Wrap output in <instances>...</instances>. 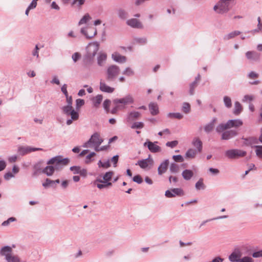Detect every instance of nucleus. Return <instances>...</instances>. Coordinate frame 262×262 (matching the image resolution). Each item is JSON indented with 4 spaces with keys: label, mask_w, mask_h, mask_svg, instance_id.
Returning <instances> with one entry per match:
<instances>
[{
    "label": "nucleus",
    "mask_w": 262,
    "mask_h": 262,
    "mask_svg": "<svg viewBox=\"0 0 262 262\" xmlns=\"http://www.w3.org/2000/svg\"><path fill=\"white\" fill-rule=\"evenodd\" d=\"M120 73V68L115 64L108 66L105 72V79L108 82H115Z\"/></svg>",
    "instance_id": "nucleus-1"
},
{
    "label": "nucleus",
    "mask_w": 262,
    "mask_h": 262,
    "mask_svg": "<svg viewBox=\"0 0 262 262\" xmlns=\"http://www.w3.org/2000/svg\"><path fill=\"white\" fill-rule=\"evenodd\" d=\"M61 110L63 114L67 116H70L71 118L67 120L66 124L68 125H71L74 121H76L79 118V114L75 111L71 105H65L61 107Z\"/></svg>",
    "instance_id": "nucleus-2"
},
{
    "label": "nucleus",
    "mask_w": 262,
    "mask_h": 262,
    "mask_svg": "<svg viewBox=\"0 0 262 262\" xmlns=\"http://www.w3.org/2000/svg\"><path fill=\"white\" fill-rule=\"evenodd\" d=\"M243 125V121L241 119H232L228 120L226 123H221L216 127V132L220 133L226 129L232 127H238Z\"/></svg>",
    "instance_id": "nucleus-3"
},
{
    "label": "nucleus",
    "mask_w": 262,
    "mask_h": 262,
    "mask_svg": "<svg viewBox=\"0 0 262 262\" xmlns=\"http://www.w3.org/2000/svg\"><path fill=\"white\" fill-rule=\"evenodd\" d=\"M103 142V139L101 137L100 135L98 132L94 133L88 141L85 142L82 147L84 148H91L100 146Z\"/></svg>",
    "instance_id": "nucleus-4"
},
{
    "label": "nucleus",
    "mask_w": 262,
    "mask_h": 262,
    "mask_svg": "<svg viewBox=\"0 0 262 262\" xmlns=\"http://www.w3.org/2000/svg\"><path fill=\"white\" fill-rule=\"evenodd\" d=\"M69 162L70 159L69 158H66L62 159L61 156H58L50 159L47 162V164L48 165H54L56 169L59 170L61 169L63 166L67 165Z\"/></svg>",
    "instance_id": "nucleus-5"
},
{
    "label": "nucleus",
    "mask_w": 262,
    "mask_h": 262,
    "mask_svg": "<svg viewBox=\"0 0 262 262\" xmlns=\"http://www.w3.org/2000/svg\"><path fill=\"white\" fill-rule=\"evenodd\" d=\"M114 104H118V107L120 108L122 110L126 108V106L130 104H133L134 99L130 94H128L125 97L121 98H116L113 101Z\"/></svg>",
    "instance_id": "nucleus-6"
},
{
    "label": "nucleus",
    "mask_w": 262,
    "mask_h": 262,
    "mask_svg": "<svg viewBox=\"0 0 262 262\" xmlns=\"http://www.w3.org/2000/svg\"><path fill=\"white\" fill-rule=\"evenodd\" d=\"M246 154V151L238 149L227 150L225 152V156L229 159H238L241 157H245Z\"/></svg>",
    "instance_id": "nucleus-7"
},
{
    "label": "nucleus",
    "mask_w": 262,
    "mask_h": 262,
    "mask_svg": "<svg viewBox=\"0 0 262 262\" xmlns=\"http://www.w3.org/2000/svg\"><path fill=\"white\" fill-rule=\"evenodd\" d=\"M99 48V44L97 42H91L88 44L86 48V53L85 55L89 57H94Z\"/></svg>",
    "instance_id": "nucleus-8"
},
{
    "label": "nucleus",
    "mask_w": 262,
    "mask_h": 262,
    "mask_svg": "<svg viewBox=\"0 0 262 262\" xmlns=\"http://www.w3.org/2000/svg\"><path fill=\"white\" fill-rule=\"evenodd\" d=\"M43 169L44 162L42 160H40L35 163L32 165V176L33 177H36L40 173H43Z\"/></svg>",
    "instance_id": "nucleus-9"
},
{
    "label": "nucleus",
    "mask_w": 262,
    "mask_h": 262,
    "mask_svg": "<svg viewBox=\"0 0 262 262\" xmlns=\"http://www.w3.org/2000/svg\"><path fill=\"white\" fill-rule=\"evenodd\" d=\"M184 195L183 190L180 188H172L165 191V195L168 198L176 196H181Z\"/></svg>",
    "instance_id": "nucleus-10"
},
{
    "label": "nucleus",
    "mask_w": 262,
    "mask_h": 262,
    "mask_svg": "<svg viewBox=\"0 0 262 262\" xmlns=\"http://www.w3.org/2000/svg\"><path fill=\"white\" fill-rule=\"evenodd\" d=\"M41 148L32 147L30 146H20L18 147L17 152L21 156H24L33 151L42 150Z\"/></svg>",
    "instance_id": "nucleus-11"
},
{
    "label": "nucleus",
    "mask_w": 262,
    "mask_h": 262,
    "mask_svg": "<svg viewBox=\"0 0 262 262\" xmlns=\"http://www.w3.org/2000/svg\"><path fill=\"white\" fill-rule=\"evenodd\" d=\"M80 31L88 39L92 38L97 34V30L94 27L81 28Z\"/></svg>",
    "instance_id": "nucleus-12"
},
{
    "label": "nucleus",
    "mask_w": 262,
    "mask_h": 262,
    "mask_svg": "<svg viewBox=\"0 0 262 262\" xmlns=\"http://www.w3.org/2000/svg\"><path fill=\"white\" fill-rule=\"evenodd\" d=\"M158 142L157 141L152 142L150 141H147L145 142L143 145L144 146H147L148 149L153 153L158 152L161 151V148L157 145Z\"/></svg>",
    "instance_id": "nucleus-13"
},
{
    "label": "nucleus",
    "mask_w": 262,
    "mask_h": 262,
    "mask_svg": "<svg viewBox=\"0 0 262 262\" xmlns=\"http://www.w3.org/2000/svg\"><path fill=\"white\" fill-rule=\"evenodd\" d=\"M242 253L239 248H235L229 256V260L231 262H238L242 257Z\"/></svg>",
    "instance_id": "nucleus-14"
},
{
    "label": "nucleus",
    "mask_w": 262,
    "mask_h": 262,
    "mask_svg": "<svg viewBox=\"0 0 262 262\" xmlns=\"http://www.w3.org/2000/svg\"><path fill=\"white\" fill-rule=\"evenodd\" d=\"M153 164L154 160L149 155L147 158L138 161L136 164L139 165L141 168L145 169L148 167V165H152Z\"/></svg>",
    "instance_id": "nucleus-15"
},
{
    "label": "nucleus",
    "mask_w": 262,
    "mask_h": 262,
    "mask_svg": "<svg viewBox=\"0 0 262 262\" xmlns=\"http://www.w3.org/2000/svg\"><path fill=\"white\" fill-rule=\"evenodd\" d=\"M126 23L128 26L133 28L142 29L143 28L141 22L135 18L127 20Z\"/></svg>",
    "instance_id": "nucleus-16"
},
{
    "label": "nucleus",
    "mask_w": 262,
    "mask_h": 262,
    "mask_svg": "<svg viewBox=\"0 0 262 262\" xmlns=\"http://www.w3.org/2000/svg\"><path fill=\"white\" fill-rule=\"evenodd\" d=\"M247 59L250 61H257L260 59V54L256 51H248L245 53Z\"/></svg>",
    "instance_id": "nucleus-17"
},
{
    "label": "nucleus",
    "mask_w": 262,
    "mask_h": 262,
    "mask_svg": "<svg viewBox=\"0 0 262 262\" xmlns=\"http://www.w3.org/2000/svg\"><path fill=\"white\" fill-rule=\"evenodd\" d=\"M141 116V113L137 111H132L128 113L126 115V120L128 123H131L134 121L139 118Z\"/></svg>",
    "instance_id": "nucleus-18"
},
{
    "label": "nucleus",
    "mask_w": 262,
    "mask_h": 262,
    "mask_svg": "<svg viewBox=\"0 0 262 262\" xmlns=\"http://www.w3.org/2000/svg\"><path fill=\"white\" fill-rule=\"evenodd\" d=\"M223 132L221 139L224 140H227L231 139L237 135V131L234 129H231L225 132L223 131Z\"/></svg>",
    "instance_id": "nucleus-19"
},
{
    "label": "nucleus",
    "mask_w": 262,
    "mask_h": 262,
    "mask_svg": "<svg viewBox=\"0 0 262 262\" xmlns=\"http://www.w3.org/2000/svg\"><path fill=\"white\" fill-rule=\"evenodd\" d=\"M169 161L168 159H165L161 163L158 168V173L159 175H162L165 173L168 169Z\"/></svg>",
    "instance_id": "nucleus-20"
},
{
    "label": "nucleus",
    "mask_w": 262,
    "mask_h": 262,
    "mask_svg": "<svg viewBox=\"0 0 262 262\" xmlns=\"http://www.w3.org/2000/svg\"><path fill=\"white\" fill-rule=\"evenodd\" d=\"M99 89L101 92L107 93H112L115 90L114 88L107 85L104 80L102 79L100 80Z\"/></svg>",
    "instance_id": "nucleus-21"
},
{
    "label": "nucleus",
    "mask_w": 262,
    "mask_h": 262,
    "mask_svg": "<svg viewBox=\"0 0 262 262\" xmlns=\"http://www.w3.org/2000/svg\"><path fill=\"white\" fill-rule=\"evenodd\" d=\"M12 251V248L8 246H6L1 248L0 250V254L2 256H5L6 260L8 259V257H11L13 255L11 254Z\"/></svg>",
    "instance_id": "nucleus-22"
},
{
    "label": "nucleus",
    "mask_w": 262,
    "mask_h": 262,
    "mask_svg": "<svg viewBox=\"0 0 262 262\" xmlns=\"http://www.w3.org/2000/svg\"><path fill=\"white\" fill-rule=\"evenodd\" d=\"M112 59L118 63H124L126 61L125 56L120 55L118 52H114L112 54Z\"/></svg>",
    "instance_id": "nucleus-23"
},
{
    "label": "nucleus",
    "mask_w": 262,
    "mask_h": 262,
    "mask_svg": "<svg viewBox=\"0 0 262 262\" xmlns=\"http://www.w3.org/2000/svg\"><path fill=\"white\" fill-rule=\"evenodd\" d=\"M107 59V54L104 52H100L97 57V63L98 66H103Z\"/></svg>",
    "instance_id": "nucleus-24"
},
{
    "label": "nucleus",
    "mask_w": 262,
    "mask_h": 262,
    "mask_svg": "<svg viewBox=\"0 0 262 262\" xmlns=\"http://www.w3.org/2000/svg\"><path fill=\"white\" fill-rule=\"evenodd\" d=\"M192 144L196 148V149H195V150L200 152L202 151L203 148L202 142L200 139L194 138L192 140Z\"/></svg>",
    "instance_id": "nucleus-25"
},
{
    "label": "nucleus",
    "mask_w": 262,
    "mask_h": 262,
    "mask_svg": "<svg viewBox=\"0 0 262 262\" xmlns=\"http://www.w3.org/2000/svg\"><path fill=\"white\" fill-rule=\"evenodd\" d=\"M103 99V96L102 95L99 94L94 97L92 99V101L94 107L96 108H98L99 106V105L101 103Z\"/></svg>",
    "instance_id": "nucleus-26"
},
{
    "label": "nucleus",
    "mask_w": 262,
    "mask_h": 262,
    "mask_svg": "<svg viewBox=\"0 0 262 262\" xmlns=\"http://www.w3.org/2000/svg\"><path fill=\"white\" fill-rule=\"evenodd\" d=\"M117 15L122 20H125L128 17V13L123 8H119L117 10Z\"/></svg>",
    "instance_id": "nucleus-27"
},
{
    "label": "nucleus",
    "mask_w": 262,
    "mask_h": 262,
    "mask_svg": "<svg viewBox=\"0 0 262 262\" xmlns=\"http://www.w3.org/2000/svg\"><path fill=\"white\" fill-rule=\"evenodd\" d=\"M149 110L150 114L153 116L157 115L159 113V108L156 103H150L149 104Z\"/></svg>",
    "instance_id": "nucleus-28"
},
{
    "label": "nucleus",
    "mask_w": 262,
    "mask_h": 262,
    "mask_svg": "<svg viewBox=\"0 0 262 262\" xmlns=\"http://www.w3.org/2000/svg\"><path fill=\"white\" fill-rule=\"evenodd\" d=\"M198 153L200 152L195 149L189 148L185 154V157L188 159H193Z\"/></svg>",
    "instance_id": "nucleus-29"
},
{
    "label": "nucleus",
    "mask_w": 262,
    "mask_h": 262,
    "mask_svg": "<svg viewBox=\"0 0 262 262\" xmlns=\"http://www.w3.org/2000/svg\"><path fill=\"white\" fill-rule=\"evenodd\" d=\"M182 176L184 180L188 181L193 176V172L191 170L185 169L183 171Z\"/></svg>",
    "instance_id": "nucleus-30"
},
{
    "label": "nucleus",
    "mask_w": 262,
    "mask_h": 262,
    "mask_svg": "<svg viewBox=\"0 0 262 262\" xmlns=\"http://www.w3.org/2000/svg\"><path fill=\"white\" fill-rule=\"evenodd\" d=\"M55 170H56L55 167L53 166H47L44 167L43 173H45L47 176H51Z\"/></svg>",
    "instance_id": "nucleus-31"
},
{
    "label": "nucleus",
    "mask_w": 262,
    "mask_h": 262,
    "mask_svg": "<svg viewBox=\"0 0 262 262\" xmlns=\"http://www.w3.org/2000/svg\"><path fill=\"white\" fill-rule=\"evenodd\" d=\"M216 120V118H213L209 123L204 126V130L205 132L209 133L213 130Z\"/></svg>",
    "instance_id": "nucleus-32"
},
{
    "label": "nucleus",
    "mask_w": 262,
    "mask_h": 262,
    "mask_svg": "<svg viewBox=\"0 0 262 262\" xmlns=\"http://www.w3.org/2000/svg\"><path fill=\"white\" fill-rule=\"evenodd\" d=\"M245 140L244 143L247 145L253 146L255 144H257L258 143V140L254 137H249L248 138L244 139Z\"/></svg>",
    "instance_id": "nucleus-33"
},
{
    "label": "nucleus",
    "mask_w": 262,
    "mask_h": 262,
    "mask_svg": "<svg viewBox=\"0 0 262 262\" xmlns=\"http://www.w3.org/2000/svg\"><path fill=\"white\" fill-rule=\"evenodd\" d=\"M241 34V32L239 31H234L229 33L228 34H226L224 36L223 39L225 40H228L231 38L235 37L236 36H237Z\"/></svg>",
    "instance_id": "nucleus-34"
},
{
    "label": "nucleus",
    "mask_w": 262,
    "mask_h": 262,
    "mask_svg": "<svg viewBox=\"0 0 262 262\" xmlns=\"http://www.w3.org/2000/svg\"><path fill=\"white\" fill-rule=\"evenodd\" d=\"M243 111V107L240 103L236 101L234 103V108L233 110V114L235 115H238Z\"/></svg>",
    "instance_id": "nucleus-35"
},
{
    "label": "nucleus",
    "mask_w": 262,
    "mask_h": 262,
    "mask_svg": "<svg viewBox=\"0 0 262 262\" xmlns=\"http://www.w3.org/2000/svg\"><path fill=\"white\" fill-rule=\"evenodd\" d=\"M169 171L171 173H177L180 171L179 165L174 162L171 163L169 167Z\"/></svg>",
    "instance_id": "nucleus-36"
},
{
    "label": "nucleus",
    "mask_w": 262,
    "mask_h": 262,
    "mask_svg": "<svg viewBox=\"0 0 262 262\" xmlns=\"http://www.w3.org/2000/svg\"><path fill=\"white\" fill-rule=\"evenodd\" d=\"M93 57L85 55L83 58V64L85 68L89 67L92 63Z\"/></svg>",
    "instance_id": "nucleus-37"
},
{
    "label": "nucleus",
    "mask_w": 262,
    "mask_h": 262,
    "mask_svg": "<svg viewBox=\"0 0 262 262\" xmlns=\"http://www.w3.org/2000/svg\"><path fill=\"white\" fill-rule=\"evenodd\" d=\"M114 174V172L112 171H109L106 172L103 176V182H107L110 181Z\"/></svg>",
    "instance_id": "nucleus-38"
},
{
    "label": "nucleus",
    "mask_w": 262,
    "mask_h": 262,
    "mask_svg": "<svg viewBox=\"0 0 262 262\" xmlns=\"http://www.w3.org/2000/svg\"><path fill=\"white\" fill-rule=\"evenodd\" d=\"M42 186L45 188H48L50 187L55 188L56 186L54 185L53 180L47 178L45 182L42 183Z\"/></svg>",
    "instance_id": "nucleus-39"
},
{
    "label": "nucleus",
    "mask_w": 262,
    "mask_h": 262,
    "mask_svg": "<svg viewBox=\"0 0 262 262\" xmlns=\"http://www.w3.org/2000/svg\"><path fill=\"white\" fill-rule=\"evenodd\" d=\"M195 187L197 190L204 189L205 188V185L203 183V179L202 178H200L195 183Z\"/></svg>",
    "instance_id": "nucleus-40"
},
{
    "label": "nucleus",
    "mask_w": 262,
    "mask_h": 262,
    "mask_svg": "<svg viewBox=\"0 0 262 262\" xmlns=\"http://www.w3.org/2000/svg\"><path fill=\"white\" fill-rule=\"evenodd\" d=\"M91 19V17L90 15L88 13H86L80 20V21L78 23V25H81L83 24H85Z\"/></svg>",
    "instance_id": "nucleus-41"
},
{
    "label": "nucleus",
    "mask_w": 262,
    "mask_h": 262,
    "mask_svg": "<svg viewBox=\"0 0 262 262\" xmlns=\"http://www.w3.org/2000/svg\"><path fill=\"white\" fill-rule=\"evenodd\" d=\"M96 155V153L94 152H91L88 155H87L85 159V163L86 164H90L94 160L93 157Z\"/></svg>",
    "instance_id": "nucleus-42"
},
{
    "label": "nucleus",
    "mask_w": 262,
    "mask_h": 262,
    "mask_svg": "<svg viewBox=\"0 0 262 262\" xmlns=\"http://www.w3.org/2000/svg\"><path fill=\"white\" fill-rule=\"evenodd\" d=\"M254 147L255 148V153L256 156L259 158L262 159V146L255 145Z\"/></svg>",
    "instance_id": "nucleus-43"
},
{
    "label": "nucleus",
    "mask_w": 262,
    "mask_h": 262,
    "mask_svg": "<svg viewBox=\"0 0 262 262\" xmlns=\"http://www.w3.org/2000/svg\"><path fill=\"white\" fill-rule=\"evenodd\" d=\"M167 117L181 119L183 117V115L180 113H169L167 114Z\"/></svg>",
    "instance_id": "nucleus-44"
},
{
    "label": "nucleus",
    "mask_w": 262,
    "mask_h": 262,
    "mask_svg": "<svg viewBox=\"0 0 262 262\" xmlns=\"http://www.w3.org/2000/svg\"><path fill=\"white\" fill-rule=\"evenodd\" d=\"M144 126L142 122H135L131 126L132 129H141Z\"/></svg>",
    "instance_id": "nucleus-45"
},
{
    "label": "nucleus",
    "mask_w": 262,
    "mask_h": 262,
    "mask_svg": "<svg viewBox=\"0 0 262 262\" xmlns=\"http://www.w3.org/2000/svg\"><path fill=\"white\" fill-rule=\"evenodd\" d=\"M182 111L185 114H188L190 111V105L187 102H184L183 104Z\"/></svg>",
    "instance_id": "nucleus-46"
},
{
    "label": "nucleus",
    "mask_w": 262,
    "mask_h": 262,
    "mask_svg": "<svg viewBox=\"0 0 262 262\" xmlns=\"http://www.w3.org/2000/svg\"><path fill=\"white\" fill-rule=\"evenodd\" d=\"M224 102L225 104V105L227 108H230L232 106V102L231 98L228 96H224L223 98Z\"/></svg>",
    "instance_id": "nucleus-47"
},
{
    "label": "nucleus",
    "mask_w": 262,
    "mask_h": 262,
    "mask_svg": "<svg viewBox=\"0 0 262 262\" xmlns=\"http://www.w3.org/2000/svg\"><path fill=\"white\" fill-rule=\"evenodd\" d=\"M122 74L127 76H132L134 75L135 73L131 68L127 67L123 71Z\"/></svg>",
    "instance_id": "nucleus-48"
},
{
    "label": "nucleus",
    "mask_w": 262,
    "mask_h": 262,
    "mask_svg": "<svg viewBox=\"0 0 262 262\" xmlns=\"http://www.w3.org/2000/svg\"><path fill=\"white\" fill-rule=\"evenodd\" d=\"M198 83L195 82H192L190 84L189 93L190 95H193L194 94V90L197 86Z\"/></svg>",
    "instance_id": "nucleus-49"
},
{
    "label": "nucleus",
    "mask_w": 262,
    "mask_h": 262,
    "mask_svg": "<svg viewBox=\"0 0 262 262\" xmlns=\"http://www.w3.org/2000/svg\"><path fill=\"white\" fill-rule=\"evenodd\" d=\"M111 101L109 99H106L104 101L103 103V106L104 110L106 111V112H108L110 111V105L111 104Z\"/></svg>",
    "instance_id": "nucleus-50"
},
{
    "label": "nucleus",
    "mask_w": 262,
    "mask_h": 262,
    "mask_svg": "<svg viewBox=\"0 0 262 262\" xmlns=\"http://www.w3.org/2000/svg\"><path fill=\"white\" fill-rule=\"evenodd\" d=\"M172 159L176 162H183L184 161V158L181 155H173Z\"/></svg>",
    "instance_id": "nucleus-51"
},
{
    "label": "nucleus",
    "mask_w": 262,
    "mask_h": 262,
    "mask_svg": "<svg viewBox=\"0 0 262 262\" xmlns=\"http://www.w3.org/2000/svg\"><path fill=\"white\" fill-rule=\"evenodd\" d=\"M16 219L14 217H9L7 220L3 222L2 224L3 226H7L9 225L11 222H14Z\"/></svg>",
    "instance_id": "nucleus-52"
},
{
    "label": "nucleus",
    "mask_w": 262,
    "mask_h": 262,
    "mask_svg": "<svg viewBox=\"0 0 262 262\" xmlns=\"http://www.w3.org/2000/svg\"><path fill=\"white\" fill-rule=\"evenodd\" d=\"M238 262H254L253 258L249 256H244L238 259Z\"/></svg>",
    "instance_id": "nucleus-53"
},
{
    "label": "nucleus",
    "mask_w": 262,
    "mask_h": 262,
    "mask_svg": "<svg viewBox=\"0 0 262 262\" xmlns=\"http://www.w3.org/2000/svg\"><path fill=\"white\" fill-rule=\"evenodd\" d=\"M109 147H110L109 145L102 146L101 147L97 146V147H95L94 150L96 152H99L100 151L106 150Z\"/></svg>",
    "instance_id": "nucleus-54"
},
{
    "label": "nucleus",
    "mask_w": 262,
    "mask_h": 262,
    "mask_svg": "<svg viewBox=\"0 0 262 262\" xmlns=\"http://www.w3.org/2000/svg\"><path fill=\"white\" fill-rule=\"evenodd\" d=\"M135 40L136 42L141 45H144L147 42V39L145 37L136 38Z\"/></svg>",
    "instance_id": "nucleus-55"
},
{
    "label": "nucleus",
    "mask_w": 262,
    "mask_h": 262,
    "mask_svg": "<svg viewBox=\"0 0 262 262\" xmlns=\"http://www.w3.org/2000/svg\"><path fill=\"white\" fill-rule=\"evenodd\" d=\"M254 99V97L253 95H246L244 96L243 99V102H247L249 101L251 102L253 101Z\"/></svg>",
    "instance_id": "nucleus-56"
},
{
    "label": "nucleus",
    "mask_w": 262,
    "mask_h": 262,
    "mask_svg": "<svg viewBox=\"0 0 262 262\" xmlns=\"http://www.w3.org/2000/svg\"><path fill=\"white\" fill-rule=\"evenodd\" d=\"M258 74L256 73L254 71L250 72L247 75L249 79H256L258 77Z\"/></svg>",
    "instance_id": "nucleus-57"
},
{
    "label": "nucleus",
    "mask_w": 262,
    "mask_h": 262,
    "mask_svg": "<svg viewBox=\"0 0 262 262\" xmlns=\"http://www.w3.org/2000/svg\"><path fill=\"white\" fill-rule=\"evenodd\" d=\"M84 104V100L81 99H77L76 100V106L77 108H79Z\"/></svg>",
    "instance_id": "nucleus-58"
},
{
    "label": "nucleus",
    "mask_w": 262,
    "mask_h": 262,
    "mask_svg": "<svg viewBox=\"0 0 262 262\" xmlns=\"http://www.w3.org/2000/svg\"><path fill=\"white\" fill-rule=\"evenodd\" d=\"M133 180L134 182L138 184H141L143 182V179L140 175H136L133 177Z\"/></svg>",
    "instance_id": "nucleus-59"
},
{
    "label": "nucleus",
    "mask_w": 262,
    "mask_h": 262,
    "mask_svg": "<svg viewBox=\"0 0 262 262\" xmlns=\"http://www.w3.org/2000/svg\"><path fill=\"white\" fill-rule=\"evenodd\" d=\"M178 144V141L177 140L170 141V142H167L166 143V145L168 147H170L171 148H173L176 147Z\"/></svg>",
    "instance_id": "nucleus-60"
},
{
    "label": "nucleus",
    "mask_w": 262,
    "mask_h": 262,
    "mask_svg": "<svg viewBox=\"0 0 262 262\" xmlns=\"http://www.w3.org/2000/svg\"><path fill=\"white\" fill-rule=\"evenodd\" d=\"M80 168V166H73L70 167V170L73 172L74 174H78Z\"/></svg>",
    "instance_id": "nucleus-61"
},
{
    "label": "nucleus",
    "mask_w": 262,
    "mask_h": 262,
    "mask_svg": "<svg viewBox=\"0 0 262 262\" xmlns=\"http://www.w3.org/2000/svg\"><path fill=\"white\" fill-rule=\"evenodd\" d=\"M252 256L254 258H258L262 257V250L253 252L252 254Z\"/></svg>",
    "instance_id": "nucleus-62"
},
{
    "label": "nucleus",
    "mask_w": 262,
    "mask_h": 262,
    "mask_svg": "<svg viewBox=\"0 0 262 262\" xmlns=\"http://www.w3.org/2000/svg\"><path fill=\"white\" fill-rule=\"evenodd\" d=\"M80 56V54L79 53L76 52L72 55V58L73 61L76 62L78 59H79Z\"/></svg>",
    "instance_id": "nucleus-63"
},
{
    "label": "nucleus",
    "mask_w": 262,
    "mask_h": 262,
    "mask_svg": "<svg viewBox=\"0 0 262 262\" xmlns=\"http://www.w3.org/2000/svg\"><path fill=\"white\" fill-rule=\"evenodd\" d=\"M39 50V48H38V45H36L35 46L34 49L32 51V55L34 56H36L37 57H38L39 56V54H38V50Z\"/></svg>",
    "instance_id": "nucleus-64"
}]
</instances>
